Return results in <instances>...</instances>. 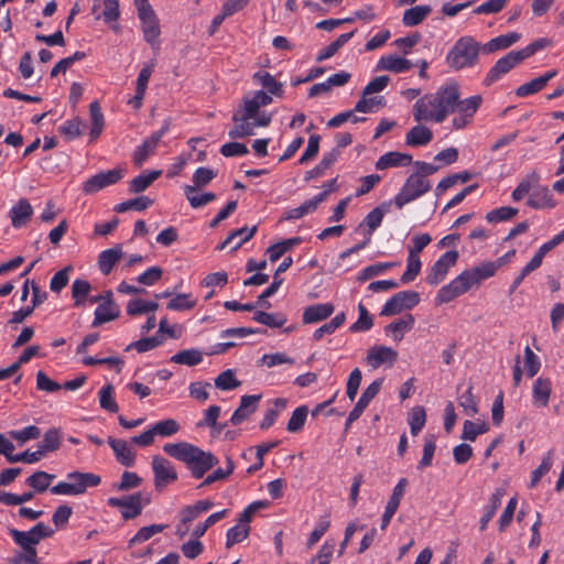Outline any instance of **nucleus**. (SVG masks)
<instances>
[{
    "instance_id": "nucleus-3",
    "label": "nucleus",
    "mask_w": 564,
    "mask_h": 564,
    "mask_svg": "<svg viewBox=\"0 0 564 564\" xmlns=\"http://www.w3.org/2000/svg\"><path fill=\"white\" fill-rule=\"evenodd\" d=\"M260 325L257 327H232L224 329L220 333L221 338H234L238 345L242 343L254 344L258 343L257 337L276 334H289L293 332L295 324H288V319H257Z\"/></svg>"
},
{
    "instance_id": "nucleus-6",
    "label": "nucleus",
    "mask_w": 564,
    "mask_h": 564,
    "mask_svg": "<svg viewBox=\"0 0 564 564\" xmlns=\"http://www.w3.org/2000/svg\"><path fill=\"white\" fill-rule=\"evenodd\" d=\"M431 189L427 180H421L416 175L411 174L404 182L400 192L394 196L392 203L401 209L404 205L421 197Z\"/></svg>"
},
{
    "instance_id": "nucleus-5",
    "label": "nucleus",
    "mask_w": 564,
    "mask_h": 564,
    "mask_svg": "<svg viewBox=\"0 0 564 564\" xmlns=\"http://www.w3.org/2000/svg\"><path fill=\"white\" fill-rule=\"evenodd\" d=\"M66 478L68 481L51 487L53 495L78 496L85 494L88 487H97L101 482V478L93 473L72 471Z\"/></svg>"
},
{
    "instance_id": "nucleus-31",
    "label": "nucleus",
    "mask_w": 564,
    "mask_h": 564,
    "mask_svg": "<svg viewBox=\"0 0 564 564\" xmlns=\"http://www.w3.org/2000/svg\"><path fill=\"white\" fill-rule=\"evenodd\" d=\"M214 506L212 500H198L193 506H186L180 511V520L183 524H188L203 512L208 511Z\"/></svg>"
},
{
    "instance_id": "nucleus-20",
    "label": "nucleus",
    "mask_w": 564,
    "mask_h": 564,
    "mask_svg": "<svg viewBox=\"0 0 564 564\" xmlns=\"http://www.w3.org/2000/svg\"><path fill=\"white\" fill-rule=\"evenodd\" d=\"M33 208L28 199L21 198L9 212L14 228L24 226L31 218Z\"/></svg>"
},
{
    "instance_id": "nucleus-11",
    "label": "nucleus",
    "mask_w": 564,
    "mask_h": 564,
    "mask_svg": "<svg viewBox=\"0 0 564 564\" xmlns=\"http://www.w3.org/2000/svg\"><path fill=\"white\" fill-rule=\"evenodd\" d=\"M152 469L154 473V486L159 491L167 484L174 482L177 479V473L171 462L159 455L152 458Z\"/></svg>"
},
{
    "instance_id": "nucleus-40",
    "label": "nucleus",
    "mask_w": 564,
    "mask_h": 564,
    "mask_svg": "<svg viewBox=\"0 0 564 564\" xmlns=\"http://www.w3.org/2000/svg\"><path fill=\"white\" fill-rule=\"evenodd\" d=\"M414 319H397L384 327L387 336H391L394 341H401L405 333L413 328Z\"/></svg>"
},
{
    "instance_id": "nucleus-36",
    "label": "nucleus",
    "mask_w": 564,
    "mask_h": 564,
    "mask_svg": "<svg viewBox=\"0 0 564 564\" xmlns=\"http://www.w3.org/2000/svg\"><path fill=\"white\" fill-rule=\"evenodd\" d=\"M62 434L58 429H50L44 433L42 442L37 445V451L43 457L46 453L55 452L59 448Z\"/></svg>"
},
{
    "instance_id": "nucleus-58",
    "label": "nucleus",
    "mask_w": 564,
    "mask_h": 564,
    "mask_svg": "<svg viewBox=\"0 0 564 564\" xmlns=\"http://www.w3.org/2000/svg\"><path fill=\"white\" fill-rule=\"evenodd\" d=\"M99 404L101 409L111 413H117L119 411V406L113 399V387L111 384H107L100 389Z\"/></svg>"
},
{
    "instance_id": "nucleus-46",
    "label": "nucleus",
    "mask_w": 564,
    "mask_h": 564,
    "mask_svg": "<svg viewBox=\"0 0 564 564\" xmlns=\"http://www.w3.org/2000/svg\"><path fill=\"white\" fill-rule=\"evenodd\" d=\"M89 115L91 121L90 139L96 140L102 132L105 126L104 115L101 112L98 101H93L89 105Z\"/></svg>"
},
{
    "instance_id": "nucleus-54",
    "label": "nucleus",
    "mask_w": 564,
    "mask_h": 564,
    "mask_svg": "<svg viewBox=\"0 0 564 564\" xmlns=\"http://www.w3.org/2000/svg\"><path fill=\"white\" fill-rule=\"evenodd\" d=\"M307 413L308 409L306 405L296 408L288 422L286 430L291 433H297L302 431L307 417Z\"/></svg>"
},
{
    "instance_id": "nucleus-49",
    "label": "nucleus",
    "mask_w": 564,
    "mask_h": 564,
    "mask_svg": "<svg viewBox=\"0 0 564 564\" xmlns=\"http://www.w3.org/2000/svg\"><path fill=\"white\" fill-rule=\"evenodd\" d=\"M481 102H482V98L480 95H475V96L468 97L463 100L457 98L455 111H458L460 115H464V116L473 119L474 115L480 107Z\"/></svg>"
},
{
    "instance_id": "nucleus-61",
    "label": "nucleus",
    "mask_w": 564,
    "mask_h": 564,
    "mask_svg": "<svg viewBox=\"0 0 564 564\" xmlns=\"http://www.w3.org/2000/svg\"><path fill=\"white\" fill-rule=\"evenodd\" d=\"M196 305V301L192 300L189 294H177L167 302L166 307L176 312H186Z\"/></svg>"
},
{
    "instance_id": "nucleus-12",
    "label": "nucleus",
    "mask_w": 564,
    "mask_h": 564,
    "mask_svg": "<svg viewBox=\"0 0 564 564\" xmlns=\"http://www.w3.org/2000/svg\"><path fill=\"white\" fill-rule=\"evenodd\" d=\"M458 259V252L455 250L446 251L444 254L437 259V261L432 265L427 275L426 282L431 285H436L441 283L451 267H453Z\"/></svg>"
},
{
    "instance_id": "nucleus-45",
    "label": "nucleus",
    "mask_w": 564,
    "mask_h": 564,
    "mask_svg": "<svg viewBox=\"0 0 564 564\" xmlns=\"http://www.w3.org/2000/svg\"><path fill=\"white\" fill-rule=\"evenodd\" d=\"M185 196L193 208H199L208 203L215 200L216 195L214 193L198 194L197 189L193 185L184 186Z\"/></svg>"
},
{
    "instance_id": "nucleus-16",
    "label": "nucleus",
    "mask_w": 564,
    "mask_h": 564,
    "mask_svg": "<svg viewBox=\"0 0 564 564\" xmlns=\"http://www.w3.org/2000/svg\"><path fill=\"white\" fill-rule=\"evenodd\" d=\"M527 205L534 209H543L555 207L556 202L551 191L546 186H542L538 183L531 192Z\"/></svg>"
},
{
    "instance_id": "nucleus-21",
    "label": "nucleus",
    "mask_w": 564,
    "mask_h": 564,
    "mask_svg": "<svg viewBox=\"0 0 564 564\" xmlns=\"http://www.w3.org/2000/svg\"><path fill=\"white\" fill-rule=\"evenodd\" d=\"M412 163V155L401 152H387L381 155L376 162V169L379 171L395 167V166H408Z\"/></svg>"
},
{
    "instance_id": "nucleus-32",
    "label": "nucleus",
    "mask_w": 564,
    "mask_h": 564,
    "mask_svg": "<svg viewBox=\"0 0 564 564\" xmlns=\"http://www.w3.org/2000/svg\"><path fill=\"white\" fill-rule=\"evenodd\" d=\"M253 82L256 84L261 85L264 89H267L269 95H274L276 97L283 96V87L282 84L279 83L270 73L268 72H257L253 75Z\"/></svg>"
},
{
    "instance_id": "nucleus-10",
    "label": "nucleus",
    "mask_w": 564,
    "mask_h": 564,
    "mask_svg": "<svg viewBox=\"0 0 564 564\" xmlns=\"http://www.w3.org/2000/svg\"><path fill=\"white\" fill-rule=\"evenodd\" d=\"M523 61L519 51H511L506 54L503 57L499 58L496 64L490 68L487 76L484 79V84L486 86L492 85L497 82L502 75L507 74L518 64Z\"/></svg>"
},
{
    "instance_id": "nucleus-41",
    "label": "nucleus",
    "mask_w": 564,
    "mask_h": 564,
    "mask_svg": "<svg viewBox=\"0 0 564 564\" xmlns=\"http://www.w3.org/2000/svg\"><path fill=\"white\" fill-rule=\"evenodd\" d=\"M232 120L236 124L228 132L231 139H242L253 134V124L249 121L250 119H243V115L236 112Z\"/></svg>"
},
{
    "instance_id": "nucleus-18",
    "label": "nucleus",
    "mask_w": 564,
    "mask_h": 564,
    "mask_svg": "<svg viewBox=\"0 0 564 564\" xmlns=\"http://www.w3.org/2000/svg\"><path fill=\"white\" fill-rule=\"evenodd\" d=\"M107 442L121 465L126 467H132L134 465L135 454L131 451L126 441L109 436Z\"/></svg>"
},
{
    "instance_id": "nucleus-63",
    "label": "nucleus",
    "mask_w": 564,
    "mask_h": 564,
    "mask_svg": "<svg viewBox=\"0 0 564 564\" xmlns=\"http://www.w3.org/2000/svg\"><path fill=\"white\" fill-rule=\"evenodd\" d=\"M518 214V209L510 206H503L490 210L486 214V220L488 223H500L511 219Z\"/></svg>"
},
{
    "instance_id": "nucleus-43",
    "label": "nucleus",
    "mask_w": 564,
    "mask_h": 564,
    "mask_svg": "<svg viewBox=\"0 0 564 564\" xmlns=\"http://www.w3.org/2000/svg\"><path fill=\"white\" fill-rule=\"evenodd\" d=\"M161 171H150L134 177L129 184V192L138 194L145 191L161 175Z\"/></svg>"
},
{
    "instance_id": "nucleus-44",
    "label": "nucleus",
    "mask_w": 564,
    "mask_h": 564,
    "mask_svg": "<svg viewBox=\"0 0 564 564\" xmlns=\"http://www.w3.org/2000/svg\"><path fill=\"white\" fill-rule=\"evenodd\" d=\"M90 291L91 285L87 280H75L72 284V299L74 300V305L77 307L84 306L87 303Z\"/></svg>"
},
{
    "instance_id": "nucleus-37",
    "label": "nucleus",
    "mask_w": 564,
    "mask_h": 564,
    "mask_svg": "<svg viewBox=\"0 0 564 564\" xmlns=\"http://www.w3.org/2000/svg\"><path fill=\"white\" fill-rule=\"evenodd\" d=\"M159 142L151 135L139 145L132 155V162L137 167H141L148 158L154 153Z\"/></svg>"
},
{
    "instance_id": "nucleus-62",
    "label": "nucleus",
    "mask_w": 564,
    "mask_h": 564,
    "mask_svg": "<svg viewBox=\"0 0 564 564\" xmlns=\"http://www.w3.org/2000/svg\"><path fill=\"white\" fill-rule=\"evenodd\" d=\"M240 384L241 382L236 379L235 372L231 369L220 372L215 379V386L220 390H232Z\"/></svg>"
},
{
    "instance_id": "nucleus-1",
    "label": "nucleus",
    "mask_w": 564,
    "mask_h": 564,
    "mask_svg": "<svg viewBox=\"0 0 564 564\" xmlns=\"http://www.w3.org/2000/svg\"><path fill=\"white\" fill-rule=\"evenodd\" d=\"M457 98H460L459 86L449 83L441 86L435 93L425 94L413 105V118L416 122H443L448 115L455 112Z\"/></svg>"
},
{
    "instance_id": "nucleus-38",
    "label": "nucleus",
    "mask_w": 564,
    "mask_h": 564,
    "mask_svg": "<svg viewBox=\"0 0 564 564\" xmlns=\"http://www.w3.org/2000/svg\"><path fill=\"white\" fill-rule=\"evenodd\" d=\"M521 35L517 32H510L503 35H499L495 39H491L484 45V51L486 53H492L498 50L508 48L516 42L520 40Z\"/></svg>"
},
{
    "instance_id": "nucleus-57",
    "label": "nucleus",
    "mask_w": 564,
    "mask_h": 564,
    "mask_svg": "<svg viewBox=\"0 0 564 564\" xmlns=\"http://www.w3.org/2000/svg\"><path fill=\"white\" fill-rule=\"evenodd\" d=\"M163 341H164L163 336H159V335L151 336V337H143L137 341L131 343L127 347V350L133 348L138 352H145V351L152 350V349L156 348L158 346L162 345Z\"/></svg>"
},
{
    "instance_id": "nucleus-7",
    "label": "nucleus",
    "mask_w": 564,
    "mask_h": 564,
    "mask_svg": "<svg viewBox=\"0 0 564 564\" xmlns=\"http://www.w3.org/2000/svg\"><path fill=\"white\" fill-rule=\"evenodd\" d=\"M108 506L121 509V517L124 520L134 519L141 514L144 506L150 503V498L141 492H135L122 498L110 497L107 500Z\"/></svg>"
},
{
    "instance_id": "nucleus-56",
    "label": "nucleus",
    "mask_w": 564,
    "mask_h": 564,
    "mask_svg": "<svg viewBox=\"0 0 564 564\" xmlns=\"http://www.w3.org/2000/svg\"><path fill=\"white\" fill-rule=\"evenodd\" d=\"M489 430L487 423H474L473 421L466 420L463 425L462 438L465 441L474 442L478 435L486 433Z\"/></svg>"
},
{
    "instance_id": "nucleus-13",
    "label": "nucleus",
    "mask_w": 564,
    "mask_h": 564,
    "mask_svg": "<svg viewBox=\"0 0 564 564\" xmlns=\"http://www.w3.org/2000/svg\"><path fill=\"white\" fill-rule=\"evenodd\" d=\"M398 352L386 346H373L368 350L367 354V362L372 368H378L384 364H388L389 367H392L397 361Z\"/></svg>"
},
{
    "instance_id": "nucleus-2",
    "label": "nucleus",
    "mask_w": 564,
    "mask_h": 564,
    "mask_svg": "<svg viewBox=\"0 0 564 564\" xmlns=\"http://www.w3.org/2000/svg\"><path fill=\"white\" fill-rule=\"evenodd\" d=\"M163 451L171 457L186 464L192 476L200 479L218 464V458L210 452L186 443H170L163 446Z\"/></svg>"
},
{
    "instance_id": "nucleus-39",
    "label": "nucleus",
    "mask_w": 564,
    "mask_h": 564,
    "mask_svg": "<svg viewBox=\"0 0 564 564\" xmlns=\"http://www.w3.org/2000/svg\"><path fill=\"white\" fill-rule=\"evenodd\" d=\"M505 495V490L501 489V488H498L489 498V503L486 506L485 508V513L482 514L481 519H480V525H479V530L480 531H485L486 528H487V524L489 523V521L492 519V517L495 516L497 509L500 507L501 505V498L503 497Z\"/></svg>"
},
{
    "instance_id": "nucleus-9",
    "label": "nucleus",
    "mask_w": 564,
    "mask_h": 564,
    "mask_svg": "<svg viewBox=\"0 0 564 564\" xmlns=\"http://www.w3.org/2000/svg\"><path fill=\"white\" fill-rule=\"evenodd\" d=\"M123 177L122 169H113L105 172H100L89 177L83 184V192L85 194H95L98 191L118 183Z\"/></svg>"
},
{
    "instance_id": "nucleus-19",
    "label": "nucleus",
    "mask_w": 564,
    "mask_h": 564,
    "mask_svg": "<svg viewBox=\"0 0 564 564\" xmlns=\"http://www.w3.org/2000/svg\"><path fill=\"white\" fill-rule=\"evenodd\" d=\"M496 272V265L491 261H488L469 270L463 271V274L471 288L473 285L478 284L481 281L495 275Z\"/></svg>"
},
{
    "instance_id": "nucleus-29",
    "label": "nucleus",
    "mask_w": 564,
    "mask_h": 564,
    "mask_svg": "<svg viewBox=\"0 0 564 564\" xmlns=\"http://www.w3.org/2000/svg\"><path fill=\"white\" fill-rule=\"evenodd\" d=\"M433 139V132L430 128L417 124L409 130L405 142L410 147H423L429 144Z\"/></svg>"
},
{
    "instance_id": "nucleus-64",
    "label": "nucleus",
    "mask_w": 564,
    "mask_h": 564,
    "mask_svg": "<svg viewBox=\"0 0 564 564\" xmlns=\"http://www.w3.org/2000/svg\"><path fill=\"white\" fill-rule=\"evenodd\" d=\"M154 435L172 436L180 431V424L174 419H165L152 426Z\"/></svg>"
},
{
    "instance_id": "nucleus-52",
    "label": "nucleus",
    "mask_w": 564,
    "mask_h": 564,
    "mask_svg": "<svg viewBox=\"0 0 564 564\" xmlns=\"http://www.w3.org/2000/svg\"><path fill=\"white\" fill-rule=\"evenodd\" d=\"M153 200L147 196H139L133 199H129L127 202L120 203L115 206V212L124 213L130 209H134L138 212L144 210L152 205Z\"/></svg>"
},
{
    "instance_id": "nucleus-14",
    "label": "nucleus",
    "mask_w": 564,
    "mask_h": 564,
    "mask_svg": "<svg viewBox=\"0 0 564 564\" xmlns=\"http://www.w3.org/2000/svg\"><path fill=\"white\" fill-rule=\"evenodd\" d=\"M469 289L470 286L462 272L451 283L440 289L436 299L440 303H447Z\"/></svg>"
},
{
    "instance_id": "nucleus-35",
    "label": "nucleus",
    "mask_w": 564,
    "mask_h": 564,
    "mask_svg": "<svg viewBox=\"0 0 564 564\" xmlns=\"http://www.w3.org/2000/svg\"><path fill=\"white\" fill-rule=\"evenodd\" d=\"M540 182V175L532 172L525 175L513 189L511 197L514 202L521 200L525 195L531 194L534 186Z\"/></svg>"
},
{
    "instance_id": "nucleus-25",
    "label": "nucleus",
    "mask_w": 564,
    "mask_h": 564,
    "mask_svg": "<svg viewBox=\"0 0 564 564\" xmlns=\"http://www.w3.org/2000/svg\"><path fill=\"white\" fill-rule=\"evenodd\" d=\"M552 392V383L549 378L539 377L532 388V399L536 406H546Z\"/></svg>"
},
{
    "instance_id": "nucleus-28",
    "label": "nucleus",
    "mask_w": 564,
    "mask_h": 564,
    "mask_svg": "<svg viewBox=\"0 0 564 564\" xmlns=\"http://www.w3.org/2000/svg\"><path fill=\"white\" fill-rule=\"evenodd\" d=\"M392 202H387L381 204L380 206L373 208L362 220V223L358 226V229L367 226L368 231L367 235L371 236L372 232L381 225L383 216L389 212L390 205Z\"/></svg>"
},
{
    "instance_id": "nucleus-30",
    "label": "nucleus",
    "mask_w": 564,
    "mask_h": 564,
    "mask_svg": "<svg viewBox=\"0 0 564 564\" xmlns=\"http://www.w3.org/2000/svg\"><path fill=\"white\" fill-rule=\"evenodd\" d=\"M463 384L457 386V401L459 406L468 416H474L478 412L477 402L473 394V384L468 383L465 391H462Z\"/></svg>"
},
{
    "instance_id": "nucleus-17",
    "label": "nucleus",
    "mask_w": 564,
    "mask_h": 564,
    "mask_svg": "<svg viewBox=\"0 0 564 564\" xmlns=\"http://www.w3.org/2000/svg\"><path fill=\"white\" fill-rule=\"evenodd\" d=\"M261 399V395H242L240 399V404L231 415L230 422L232 425H238L242 423L249 415L256 412L258 408V402Z\"/></svg>"
},
{
    "instance_id": "nucleus-15",
    "label": "nucleus",
    "mask_w": 564,
    "mask_h": 564,
    "mask_svg": "<svg viewBox=\"0 0 564 564\" xmlns=\"http://www.w3.org/2000/svg\"><path fill=\"white\" fill-rule=\"evenodd\" d=\"M326 199V193H319L311 199L305 200L296 208H291L283 214L282 220H297L305 215L314 213L318 205Z\"/></svg>"
},
{
    "instance_id": "nucleus-55",
    "label": "nucleus",
    "mask_w": 564,
    "mask_h": 564,
    "mask_svg": "<svg viewBox=\"0 0 564 564\" xmlns=\"http://www.w3.org/2000/svg\"><path fill=\"white\" fill-rule=\"evenodd\" d=\"M250 527L246 524L238 523L235 527L230 528L226 534V547L230 549L232 545L242 542L249 535Z\"/></svg>"
},
{
    "instance_id": "nucleus-24",
    "label": "nucleus",
    "mask_w": 564,
    "mask_h": 564,
    "mask_svg": "<svg viewBox=\"0 0 564 564\" xmlns=\"http://www.w3.org/2000/svg\"><path fill=\"white\" fill-rule=\"evenodd\" d=\"M120 313L119 305L113 301L112 291H104L101 301L95 310L94 317H119Z\"/></svg>"
},
{
    "instance_id": "nucleus-22",
    "label": "nucleus",
    "mask_w": 564,
    "mask_h": 564,
    "mask_svg": "<svg viewBox=\"0 0 564 564\" xmlns=\"http://www.w3.org/2000/svg\"><path fill=\"white\" fill-rule=\"evenodd\" d=\"M122 257L121 245L104 250L98 256V267L102 274L108 275Z\"/></svg>"
},
{
    "instance_id": "nucleus-47",
    "label": "nucleus",
    "mask_w": 564,
    "mask_h": 564,
    "mask_svg": "<svg viewBox=\"0 0 564 564\" xmlns=\"http://www.w3.org/2000/svg\"><path fill=\"white\" fill-rule=\"evenodd\" d=\"M203 360V352L199 349H185L176 352L171 357V361L178 364V365H185L188 367L196 366L200 364Z\"/></svg>"
},
{
    "instance_id": "nucleus-59",
    "label": "nucleus",
    "mask_w": 564,
    "mask_h": 564,
    "mask_svg": "<svg viewBox=\"0 0 564 564\" xmlns=\"http://www.w3.org/2000/svg\"><path fill=\"white\" fill-rule=\"evenodd\" d=\"M421 267H422V263H421L420 257L408 253L406 270L402 274L400 281L403 284L412 282L420 273Z\"/></svg>"
},
{
    "instance_id": "nucleus-8",
    "label": "nucleus",
    "mask_w": 564,
    "mask_h": 564,
    "mask_svg": "<svg viewBox=\"0 0 564 564\" xmlns=\"http://www.w3.org/2000/svg\"><path fill=\"white\" fill-rule=\"evenodd\" d=\"M420 303V294L415 291H401L391 296L383 305L380 315H400L412 310Z\"/></svg>"
},
{
    "instance_id": "nucleus-33",
    "label": "nucleus",
    "mask_w": 564,
    "mask_h": 564,
    "mask_svg": "<svg viewBox=\"0 0 564 564\" xmlns=\"http://www.w3.org/2000/svg\"><path fill=\"white\" fill-rule=\"evenodd\" d=\"M340 156L338 149H333L328 153H325L321 162L305 174V181H311L314 177L324 175L325 171L329 169Z\"/></svg>"
},
{
    "instance_id": "nucleus-53",
    "label": "nucleus",
    "mask_w": 564,
    "mask_h": 564,
    "mask_svg": "<svg viewBox=\"0 0 564 564\" xmlns=\"http://www.w3.org/2000/svg\"><path fill=\"white\" fill-rule=\"evenodd\" d=\"M410 431L412 435H417L419 432L424 427L426 422V413L423 406H414L408 419Z\"/></svg>"
},
{
    "instance_id": "nucleus-27",
    "label": "nucleus",
    "mask_w": 564,
    "mask_h": 564,
    "mask_svg": "<svg viewBox=\"0 0 564 564\" xmlns=\"http://www.w3.org/2000/svg\"><path fill=\"white\" fill-rule=\"evenodd\" d=\"M383 379L379 378L370 383L361 393L359 400L355 404L352 411V416L361 415L365 409L369 405L372 399L379 393Z\"/></svg>"
},
{
    "instance_id": "nucleus-23",
    "label": "nucleus",
    "mask_w": 564,
    "mask_h": 564,
    "mask_svg": "<svg viewBox=\"0 0 564 564\" xmlns=\"http://www.w3.org/2000/svg\"><path fill=\"white\" fill-rule=\"evenodd\" d=\"M413 66L412 62L397 55H384L381 56L377 64V68L380 70H388L393 73H404L411 69Z\"/></svg>"
},
{
    "instance_id": "nucleus-50",
    "label": "nucleus",
    "mask_w": 564,
    "mask_h": 564,
    "mask_svg": "<svg viewBox=\"0 0 564 564\" xmlns=\"http://www.w3.org/2000/svg\"><path fill=\"white\" fill-rule=\"evenodd\" d=\"M46 291L42 290L37 284L32 282V305H28L14 312L13 317H29L32 314L33 308L36 305L43 303L46 300Z\"/></svg>"
},
{
    "instance_id": "nucleus-60",
    "label": "nucleus",
    "mask_w": 564,
    "mask_h": 564,
    "mask_svg": "<svg viewBox=\"0 0 564 564\" xmlns=\"http://www.w3.org/2000/svg\"><path fill=\"white\" fill-rule=\"evenodd\" d=\"M166 527V524H151L148 527H142L129 541V546L150 540L154 534L164 531Z\"/></svg>"
},
{
    "instance_id": "nucleus-48",
    "label": "nucleus",
    "mask_w": 564,
    "mask_h": 564,
    "mask_svg": "<svg viewBox=\"0 0 564 564\" xmlns=\"http://www.w3.org/2000/svg\"><path fill=\"white\" fill-rule=\"evenodd\" d=\"M140 21H141V25H142L144 40L152 46L158 45L159 44L158 39L161 33L158 17L155 15L152 18L140 20Z\"/></svg>"
},
{
    "instance_id": "nucleus-42",
    "label": "nucleus",
    "mask_w": 564,
    "mask_h": 564,
    "mask_svg": "<svg viewBox=\"0 0 564 564\" xmlns=\"http://www.w3.org/2000/svg\"><path fill=\"white\" fill-rule=\"evenodd\" d=\"M55 475L43 470H37L26 478L25 484L33 488L36 492L42 494L50 488Z\"/></svg>"
},
{
    "instance_id": "nucleus-4",
    "label": "nucleus",
    "mask_w": 564,
    "mask_h": 564,
    "mask_svg": "<svg viewBox=\"0 0 564 564\" xmlns=\"http://www.w3.org/2000/svg\"><path fill=\"white\" fill-rule=\"evenodd\" d=\"M479 44L471 36L458 39L446 56L451 68L456 70L474 66L478 61Z\"/></svg>"
},
{
    "instance_id": "nucleus-34",
    "label": "nucleus",
    "mask_w": 564,
    "mask_h": 564,
    "mask_svg": "<svg viewBox=\"0 0 564 564\" xmlns=\"http://www.w3.org/2000/svg\"><path fill=\"white\" fill-rule=\"evenodd\" d=\"M432 12L430 6H416L404 11L402 23L405 26H415L423 22Z\"/></svg>"
},
{
    "instance_id": "nucleus-26",
    "label": "nucleus",
    "mask_w": 564,
    "mask_h": 564,
    "mask_svg": "<svg viewBox=\"0 0 564 564\" xmlns=\"http://www.w3.org/2000/svg\"><path fill=\"white\" fill-rule=\"evenodd\" d=\"M556 76V70H550L545 74L519 86L516 90L517 96L527 97L529 95L535 94L544 88V86Z\"/></svg>"
},
{
    "instance_id": "nucleus-51",
    "label": "nucleus",
    "mask_w": 564,
    "mask_h": 564,
    "mask_svg": "<svg viewBox=\"0 0 564 564\" xmlns=\"http://www.w3.org/2000/svg\"><path fill=\"white\" fill-rule=\"evenodd\" d=\"M158 307L159 305L156 302L134 299L129 301L127 305V314L131 316L150 314L154 313L158 310Z\"/></svg>"
}]
</instances>
